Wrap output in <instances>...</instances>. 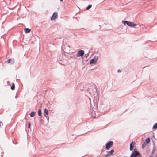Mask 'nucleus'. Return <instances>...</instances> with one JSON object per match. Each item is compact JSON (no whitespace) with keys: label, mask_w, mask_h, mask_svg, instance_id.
<instances>
[{"label":"nucleus","mask_w":157,"mask_h":157,"mask_svg":"<svg viewBox=\"0 0 157 157\" xmlns=\"http://www.w3.org/2000/svg\"><path fill=\"white\" fill-rule=\"evenodd\" d=\"M137 156H139V157H142V156L138 151L137 149L135 148L131 154L130 157H136Z\"/></svg>","instance_id":"nucleus-1"},{"label":"nucleus","mask_w":157,"mask_h":157,"mask_svg":"<svg viewBox=\"0 0 157 157\" xmlns=\"http://www.w3.org/2000/svg\"><path fill=\"white\" fill-rule=\"evenodd\" d=\"M122 23L125 25L126 24L128 26L132 27H135V26H137V24H134L133 22H131L126 21H122Z\"/></svg>","instance_id":"nucleus-2"},{"label":"nucleus","mask_w":157,"mask_h":157,"mask_svg":"<svg viewBox=\"0 0 157 157\" xmlns=\"http://www.w3.org/2000/svg\"><path fill=\"white\" fill-rule=\"evenodd\" d=\"M113 142L112 141H109L106 144V148L107 150L109 149L113 145Z\"/></svg>","instance_id":"nucleus-3"},{"label":"nucleus","mask_w":157,"mask_h":157,"mask_svg":"<svg viewBox=\"0 0 157 157\" xmlns=\"http://www.w3.org/2000/svg\"><path fill=\"white\" fill-rule=\"evenodd\" d=\"M98 58V56H95L94 58L90 60V64L92 63H96L97 62Z\"/></svg>","instance_id":"nucleus-4"},{"label":"nucleus","mask_w":157,"mask_h":157,"mask_svg":"<svg viewBox=\"0 0 157 157\" xmlns=\"http://www.w3.org/2000/svg\"><path fill=\"white\" fill-rule=\"evenodd\" d=\"M65 52L68 53L70 51V46L67 44H66L64 46Z\"/></svg>","instance_id":"nucleus-5"},{"label":"nucleus","mask_w":157,"mask_h":157,"mask_svg":"<svg viewBox=\"0 0 157 157\" xmlns=\"http://www.w3.org/2000/svg\"><path fill=\"white\" fill-rule=\"evenodd\" d=\"M48 112L47 108H45L44 109V115L47 118L48 121L49 117L48 116Z\"/></svg>","instance_id":"nucleus-6"},{"label":"nucleus","mask_w":157,"mask_h":157,"mask_svg":"<svg viewBox=\"0 0 157 157\" xmlns=\"http://www.w3.org/2000/svg\"><path fill=\"white\" fill-rule=\"evenodd\" d=\"M84 52L83 50H80L77 53V56L78 57H79L80 56L82 57L84 55Z\"/></svg>","instance_id":"nucleus-7"},{"label":"nucleus","mask_w":157,"mask_h":157,"mask_svg":"<svg viewBox=\"0 0 157 157\" xmlns=\"http://www.w3.org/2000/svg\"><path fill=\"white\" fill-rule=\"evenodd\" d=\"M57 17V12H54L52 16L51 17V20H53L56 19Z\"/></svg>","instance_id":"nucleus-8"},{"label":"nucleus","mask_w":157,"mask_h":157,"mask_svg":"<svg viewBox=\"0 0 157 157\" xmlns=\"http://www.w3.org/2000/svg\"><path fill=\"white\" fill-rule=\"evenodd\" d=\"M135 145V142L134 141H132L130 146V150L131 151H132L134 147V146Z\"/></svg>","instance_id":"nucleus-9"},{"label":"nucleus","mask_w":157,"mask_h":157,"mask_svg":"<svg viewBox=\"0 0 157 157\" xmlns=\"http://www.w3.org/2000/svg\"><path fill=\"white\" fill-rule=\"evenodd\" d=\"M91 116L93 118H96V116L95 114V113L94 111H92L91 112Z\"/></svg>","instance_id":"nucleus-10"},{"label":"nucleus","mask_w":157,"mask_h":157,"mask_svg":"<svg viewBox=\"0 0 157 157\" xmlns=\"http://www.w3.org/2000/svg\"><path fill=\"white\" fill-rule=\"evenodd\" d=\"M25 33H29L31 31V30L29 28H26L25 29Z\"/></svg>","instance_id":"nucleus-11"},{"label":"nucleus","mask_w":157,"mask_h":157,"mask_svg":"<svg viewBox=\"0 0 157 157\" xmlns=\"http://www.w3.org/2000/svg\"><path fill=\"white\" fill-rule=\"evenodd\" d=\"M36 112L35 111H32L31 112L30 114L31 117H33L36 114Z\"/></svg>","instance_id":"nucleus-12"},{"label":"nucleus","mask_w":157,"mask_h":157,"mask_svg":"<svg viewBox=\"0 0 157 157\" xmlns=\"http://www.w3.org/2000/svg\"><path fill=\"white\" fill-rule=\"evenodd\" d=\"M150 138H147L145 139V141L144 142L147 144L148 143L150 142Z\"/></svg>","instance_id":"nucleus-13"},{"label":"nucleus","mask_w":157,"mask_h":157,"mask_svg":"<svg viewBox=\"0 0 157 157\" xmlns=\"http://www.w3.org/2000/svg\"><path fill=\"white\" fill-rule=\"evenodd\" d=\"M156 129H157V123H155L152 127V129L153 130H155Z\"/></svg>","instance_id":"nucleus-14"},{"label":"nucleus","mask_w":157,"mask_h":157,"mask_svg":"<svg viewBox=\"0 0 157 157\" xmlns=\"http://www.w3.org/2000/svg\"><path fill=\"white\" fill-rule=\"evenodd\" d=\"M147 145V144L144 142L142 145V148L144 149Z\"/></svg>","instance_id":"nucleus-15"},{"label":"nucleus","mask_w":157,"mask_h":157,"mask_svg":"<svg viewBox=\"0 0 157 157\" xmlns=\"http://www.w3.org/2000/svg\"><path fill=\"white\" fill-rule=\"evenodd\" d=\"M114 151V149H112L110 151H108L107 152L108 154H112L113 152Z\"/></svg>","instance_id":"nucleus-16"},{"label":"nucleus","mask_w":157,"mask_h":157,"mask_svg":"<svg viewBox=\"0 0 157 157\" xmlns=\"http://www.w3.org/2000/svg\"><path fill=\"white\" fill-rule=\"evenodd\" d=\"M38 114L39 116H40L42 115V112L41 110L40 109L38 111Z\"/></svg>","instance_id":"nucleus-17"},{"label":"nucleus","mask_w":157,"mask_h":157,"mask_svg":"<svg viewBox=\"0 0 157 157\" xmlns=\"http://www.w3.org/2000/svg\"><path fill=\"white\" fill-rule=\"evenodd\" d=\"M153 150H152V154H154L155 152V147L154 146L153 147Z\"/></svg>","instance_id":"nucleus-18"},{"label":"nucleus","mask_w":157,"mask_h":157,"mask_svg":"<svg viewBox=\"0 0 157 157\" xmlns=\"http://www.w3.org/2000/svg\"><path fill=\"white\" fill-rule=\"evenodd\" d=\"M15 85L13 83L12 85V86L11 87V89L13 90H14V89H15Z\"/></svg>","instance_id":"nucleus-19"},{"label":"nucleus","mask_w":157,"mask_h":157,"mask_svg":"<svg viewBox=\"0 0 157 157\" xmlns=\"http://www.w3.org/2000/svg\"><path fill=\"white\" fill-rule=\"evenodd\" d=\"M92 5H89L86 7V9L87 10H89V9L91 8L92 7Z\"/></svg>","instance_id":"nucleus-20"},{"label":"nucleus","mask_w":157,"mask_h":157,"mask_svg":"<svg viewBox=\"0 0 157 157\" xmlns=\"http://www.w3.org/2000/svg\"><path fill=\"white\" fill-rule=\"evenodd\" d=\"M11 60H11V59H9L8 60V62L9 63H10V61H11Z\"/></svg>","instance_id":"nucleus-21"},{"label":"nucleus","mask_w":157,"mask_h":157,"mask_svg":"<svg viewBox=\"0 0 157 157\" xmlns=\"http://www.w3.org/2000/svg\"><path fill=\"white\" fill-rule=\"evenodd\" d=\"M30 123H29V126H28V128H30Z\"/></svg>","instance_id":"nucleus-22"},{"label":"nucleus","mask_w":157,"mask_h":157,"mask_svg":"<svg viewBox=\"0 0 157 157\" xmlns=\"http://www.w3.org/2000/svg\"><path fill=\"white\" fill-rule=\"evenodd\" d=\"M121 70L120 69H118V70H117V72L118 73H119V72H121Z\"/></svg>","instance_id":"nucleus-23"},{"label":"nucleus","mask_w":157,"mask_h":157,"mask_svg":"<svg viewBox=\"0 0 157 157\" xmlns=\"http://www.w3.org/2000/svg\"><path fill=\"white\" fill-rule=\"evenodd\" d=\"M109 156V154L108 153L106 155H105V157H108Z\"/></svg>","instance_id":"nucleus-24"},{"label":"nucleus","mask_w":157,"mask_h":157,"mask_svg":"<svg viewBox=\"0 0 157 157\" xmlns=\"http://www.w3.org/2000/svg\"><path fill=\"white\" fill-rule=\"evenodd\" d=\"M17 97H17V96H15V98H17Z\"/></svg>","instance_id":"nucleus-25"},{"label":"nucleus","mask_w":157,"mask_h":157,"mask_svg":"<svg viewBox=\"0 0 157 157\" xmlns=\"http://www.w3.org/2000/svg\"><path fill=\"white\" fill-rule=\"evenodd\" d=\"M86 55H87V56H88L89 55V54H86Z\"/></svg>","instance_id":"nucleus-26"},{"label":"nucleus","mask_w":157,"mask_h":157,"mask_svg":"<svg viewBox=\"0 0 157 157\" xmlns=\"http://www.w3.org/2000/svg\"><path fill=\"white\" fill-rule=\"evenodd\" d=\"M63 0H60V1H62Z\"/></svg>","instance_id":"nucleus-27"},{"label":"nucleus","mask_w":157,"mask_h":157,"mask_svg":"<svg viewBox=\"0 0 157 157\" xmlns=\"http://www.w3.org/2000/svg\"><path fill=\"white\" fill-rule=\"evenodd\" d=\"M156 157H157V154L156 155Z\"/></svg>","instance_id":"nucleus-28"}]
</instances>
